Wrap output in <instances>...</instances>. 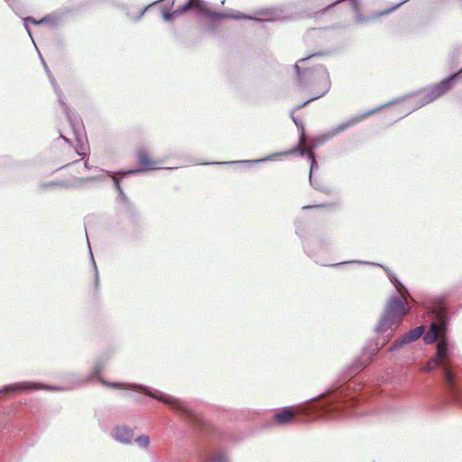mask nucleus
<instances>
[{
  "label": "nucleus",
  "instance_id": "f257e3e1",
  "mask_svg": "<svg viewBox=\"0 0 462 462\" xmlns=\"http://www.w3.org/2000/svg\"><path fill=\"white\" fill-rule=\"evenodd\" d=\"M294 69L297 72L299 83H309L311 97L304 102L299 108L303 107L310 102L325 96L330 88V78L328 70L324 67L314 69H303L295 64Z\"/></svg>",
  "mask_w": 462,
  "mask_h": 462
},
{
  "label": "nucleus",
  "instance_id": "f03ea898",
  "mask_svg": "<svg viewBox=\"0 0 462 462\" xmlns=\"http://www.w3.org/2000/svg\"><path fill=\"white\" fill-rule=\"evenodd\" d=\"M449 357L448 344L445 340H440L437 344V352L434 358L428 361L425 366L420 368V372H430L437 366H440L443 370L445 376V383L450 393L455 399L458 400L461 396V392L456 384L455 376L448 367Z\"/></svg>",
  "mask_w": 462,
  "mask_h": 462
},
{
  "label": "nucleus",
  "instance_id": "7ed1b4c3",
  "mask_svg": "<svg viewBox=\"0 0 462 462\" xmlns=\"http://www.w3.org/2000/svg\"><path fill=\"white\" fill-rule=\"evenodd\" d=\"M407 311L408 310L405 308V299L402 296L391 298L379 320L377 329L386 331L393 326H397Z\"/></svg>",
  "mask_w": 462,
  "mask_h": 462
},
{
  "label": "nucleus",
  "instance_id": "20e7f679",
  "mask_svg": "<svg viewBox=\"0 0 462 462\" xmlns=\"http://www.w3.org/2000/svg\"><path fill=\"white\" fill-rule=\"evenodd\" d=\"M462 73V69L449 76L448 78L444 79L443 80L425 88L422 92V98L427 102L430 103L443 95L447 94L449 90H451L454 87L456 80L458 79L459 75Z\"/></svg>",
  "mask_w": 462,
  "mask_h": 462
},
{
  "label": "nucleus",
  "instance_id": "39448f33",
  "mask_svg": "<svg viewBox=\"0 0 462 462\" xmlns=\"http://www.w3.org/2000/svg\"><path fill=\"white\" fill-rule=\"evenodd\" d=\"M433 313L436 315V321L430 325V331L424 336L427 344H430L436 340H442L446 332V313L444 308L439 306L434 308Z\"/></svg>",
  "mask_w": 462,
  "mask_h": 462
},
{
  "label": "nucleus",
  "instance_id": "423d86ee",
  "mask_svg": "<svg viewBox=\"0 0 462 462\" xmlns=\"http://www.w3.org/2000/svg\"><path fill=\"white\" fill-rule=\"evenodd\" d=\"M144 393H145V394L151 396L153 399H156L158 401H161L164 403L171 405L172 407V409H174L176 411H178L181 415L185 416L187 419L193 420L196 423L199 422L200 419L199 418V416L191 409L185 406L180 401H178L174 398H171V397H164L162 395H157V394L151 393L150 391H144Z\"/></svg>",
  "mask_w": 462,
  "mask_h": 462
},
{
  "label": "nucleus",
  "instance_id": "0eeeda50",
  "mask_svg": "<svg viewBox=\"0 0 462 462\" xmlns=\"http://www.w3.org/2000/svg\"><path fill=\"white\" fill-rule=\"evenodd\" d=\"M303 413V408L286 407L274 414L273 421L276 424H289L293 422L299 415Z\"/></svg>",
  "mask_w": 462,
  "mask_h": 462
},
{
  "label": "nucleus",
  "instance_id": "6e6552de",
  "mask_svg": "<svg viewBox=\"0 0 462 462\" xmlns=\"http://www.w3.org/2000/svg\"><path fill=\"white\" fill-rule=\"evenodd\" d=\"M137 162L139 166L141 167L140 170H133L130 172L135 173L139 172L141 171H154L160 169V161H155L152 158L151 154L141 149L137 152Z\"/></svg>",
  "mask_w": 462,
  "mask_h": 462
},
{
  "label": "nucleus",
  "instance_id": "1a4fd4ad",
  "mask_svg": "<svg viewBox=\"0 0 462 462\" xmlns=\"http://www.w3.org/2000/svg\"><path fill=\"white\" fill-rule=\"evenodd\" d=\"M423 332H424L423 326H420L413 329H411L408 333H406L402 337H399L398 339H396L394 341L393 346L390 348V351H393V349L400 348L408 343L417 340L418 338H420L421 337Z\"/></svg>",
  "mask_w": 462,
  "mask_h": 462
},
{
  "label": "nucleus",
  "instance_id": "9d476101",
  "mask_svg": "<svg viewBox=\"0 0 462 462\" xmlns=\"http://www.w3.org/2000/svg\"><path fill=\"white\" fill-rule=\"evenodd\" d=\"M46 387L40 383H31V382H23V383H16L13 384H9L5 386L1 393H20L23 391H32V390H41L45 389Z\"/></svg>",
  "mask_w": 462,
  "mask_h": 462
},
{
  "label": "nucleus",
  "instance_id": "9b49d317",
  "mask_svg": "<svg viewBox=\"0 0 462 462\" xmlns=\"http://www.w3.org/2000/svg\"><path fill=\"white\" fill-rule=\"evenodd\" d=\"M304 142H305V136H304V134H301L299 145H297L296 147H294L289 151L283 152L281 154L282 155H290L294 152H300L301 155L306 154L308 156L309 160L311 162V168H312L314 163L316 162L315 154L311 151V149L301 148V145L304 143Z\"/></svg>",
  "mask_w": 462,
  "mask_h": 462
},
{
  "label": "nucleus",
  "instance_id": "f8f14e48",
  "mask_svg": "<svg viewBox=\"0 0 462 462\" xmlns=\"http://www.w3.org/2000/svg\"><path fill=\"white\" fill-rule=\"evenodd\" d=\"M112 435L115 439L122 443H129L133 439L131 429L124 426L116 427L113 430Z\"/></svg>",
  "mask_w": 462,
  "mask_h": 462
},
{
  "label": "nucleus",
  "instance_id": "ddd939ff",
  "mask_svg": "<svg viewBox=\"0 0 462 462\" xmlns=\"http://www.w3.org/2000/svg\"><path fill=\"white\" fill-rule=\"evenodd\" d=\"M86 155V152L78 151L76 149H73L72 147H68L66 150L63 151V156L61 162H64V166H69L71 163L77 162L79 160L76 159V156L81 157L83 159Z\"/></svg>",
  "mask_w": 462,
  "mask_h": 462
},
{
  "label": "nucleus",
  "instance_id": "4468645a",
  "mask_svg": "<svg viewBox=\"0 0 462 462\" xmlns=\"http://www.w3.org/2000/svg\"><path fill=\"white\" fill-rule=\"evenodd\" d=\"M373 113H374V111H368L366 113L360 114V115L356 116H353L352 118H350L346 122L339 125L337 127V132L344 131V130H346V129H347L349 127H352L353 125L360 123L361 121H363L364 119H365L366 117L371 116Z\"/></svg>",
  "mask_w": 462,
  "mask_h": 462
},
{
  "label": "nucleus",
  "instance_id": "2eb2a0df",
  "mask_svg": "<svg viewBox=\"0 0 462 462\" xmlns=\"http://www.w3.org/2000/svg\"><path fill=\"white\" fill-rule=\"evenodd\" d=\"M196 9L199 12H203L206 10L205 3L202 0H189L184 5H182L180 9L174 11V14H180L189 9Z\"/></svg>",
  "mask_w": 462,
  "mask_h": 462
},
{
  "label": "nucleus",
  "instance_id": "dca6fc26",
  "mask_svg": "<svg viewBox=\"0 0 462 462\" xmlns=\"http://www.w3.org/2000/svg\"><path fill=\"white\" fill-rule=\"evenodd\" d=\"M136 442L140 447L147 448L150 444V439L148 436L142 435L136 439Z\"/></svg>",
  "mask_w": 462,
  "mask_h": 462
},
{
  "label": "nucleus",
  "instance_id": "f3484780",
  "mask_svg": "<svg viewBox=\"0 0 462 462\" xmlns=\"http://www.w3.org/2000/svg\"><path fill=\"white\" fill-rule=\"evenodd\" d=\"M103 383L104 384H106L110 387H113V388H117V389H129V387L127 386V384H125V383H106L103 381Z\"/></svg>",
  "mask_w": 462,
  "mask_h": 462
},
{
  "label": "nucleus",
  "instance_id": "a211bd4d",
  "mask_svg": "<svg viewBox=\"0 0 462 462\" xmlns=\"http://www.w3.org/2000/svg\"><path fill=\"white\" fill-rule=\"evenodd\" d=\"M44 20H45V19H42L41 21H39V22H38V21H36L33 17H27V18L25 19V21L30 22V23H34V24H38V23H43V22H44Z\"/></svg>",
  "mask_w": 462,
  "mask_h": 462
},
{
  "label": "nucleus",
  "instance_id": "6ab92c4d",
  "mask_svg": "<svg viewBox=\"0 0 462 462\" xmlns=\"http://www.w3.org/2000/svg\"><path fill=\"white\" fill-rule=\"evenodd\" d=\"M319 207H322V206L321 205L309 206V207H304V208H319Z\"/></svg>",
  "mask_w": 462,
  "mask_h": 462
},
{
  "label": "nucleus",
  "instance_id": "aec40b11",
  "mask_svg": "<svg viewBox=\"0 0 462 462\" xmlns=\"http://www.w3.org/2000/svg\"><path fill=\"white\" fill-rule=\"evenodd\" d=\"M96 282V286H97V283H98V278L97 277H96V282Z\"/></svg>",
  "mask_w": 462,
  "mask_h": 462
}]
</instances>
